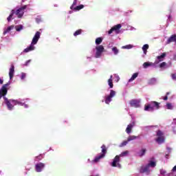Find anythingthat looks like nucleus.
<instances>
[{
	"instance_id": "a18cd8bd",
	"label": "nucleus",
	"mask_w": 176,
	"mask_h": 176,
	"mask_svg": "<svg viewBox=\"0 0 176 176\" xmlns=\"http://www.w3.org/2000/svg\"><path fill=\"white\" fill-rule=\"evenodd\" d=\"M30 63H31V60H28L25 63V65H28V64H30Z\"/></svg>"
},
{
	"instance_id": "9d476101",
	"label": "nucleus",
	"mask_w": 176,
	"mask_h": 176,
	"mask_svg": "<svg viewBox=\"0 0 176 176\" xmlns=\"http://www.w3.org/2000/svg\"><path fill=\"white\" fill-rule=\"evenodd\" d=\"M115 96H116V91H115L113 90H111L109 95L106 96V98H105V104H109V102H111V101H112V98H113V97H115Z\"/></svg>"
},
{
	"instance_id": "79ce46f5",
	"label": "nucleus",
	"mask_w": 176,
	"mask_h": 176,
	"mask_svg": "<svg viewBox=\"0 0 176 176\" xmlns=\"http://www.w3.org/2000/svg\"><path fill=\"white\" fill-rule=\"evenodd\" d=\"M36 23H41V21H42V19H41V18H39V17H37V18H36Z\"/></svg>"
},
{
	"instance_id": "423d86ee",
	"label": "nucleus",
	"mask_w": 176,
	"mask_h": 176,
	"mask_svg": "<svg viewBox=\"0 0 176 176\" xmlns=\"http://www.w3.org/2000/svg\"><path fill=\"white\" fill-rule=\"evenodd\" d=\"M157 138L155 140L156 142L158 144H163L164 142V133L160 130L157 131Z\"/></svg>"
},
{
	"instance_id": "20e7f679",
	"label": "nucleus",
	"mask_w": 176,
	"mask_h": 176,
	"mask_svg": "<svg viewBox=\"0 0 176 176\" xmlns=\"http://www.w3.org/2000/svg\"><path fill=\"white\" fill-rule=\"evenodd\" d=\"M101 149H102L101 154L95 157L94 162H99L100 159H104V157H105V155H107V146H105V144H103L101 146Z\"/></svg>"
},
{
	"instance_id": "aec40b11",
	"label": "nucleus",
	"mask_w": 176,
	"mask_h": 176,
	"mask_svg": "<svg viewBox=\"0 0 176 176\" xmlns=\"http://www.w3.org/2000/svg\"><path fill=\"white\" fill-rule=\"evenodd\" d=\"M148 49H149V45L145 44L142 47V50L144 52V54H146V52H148Z\"/></svg>"
},
{
	"instance_id": "9b49d317",
	"label": "nucleus",
	"mask_w": 176,
	"mask_h": 176,
	"mask_svg": "<svg viewBox=\"0 0 176 176\" xmlns=\"http://www.w3.org/2000/svg\"><path fill=\"white\" fill-rule=\"evenodd\" d=\"M8 86H9V83H7L6 85H3L0 89V97L2 98V97H5L6 94H8Z\"/></svg>"
},
{
	"instance_id": "a878e982",
	"label": "nucleus",
	"mask_w": 176,
	"mask_h": 176,
	"mask_svg": "<svg viewBox=\"0 0 176 176\" xmlns=\"http://www.w3.org/2000/svg\"><path fill=\"white\" fill-rule=\"evenodd\" d=\"M151 65H153V63H149V62H145L143 64V67L144 68H148V67H151Z\"/></svg>"
},
{
	"instance_id": "8fccbe9b",
	"label": "nucleus",
	"mask_w": 176,
	"mask_h": 176,
	"mask_svg": "<svg viewBox=\"0 0 176 176\" xmlns=\"http://www.w3.org/2000/svg\"><path fill=\"white\" fill-rule=\"evenodd\" d=\"M168 176H173V173H169Z\"/></svg>"
},
{
	"instance_id": "f03ea898",
	"label": "nucleus",
	"mask_w": 176,
	"mask_h": 176,
	"mask_svg": "<svg viewBox=\"0 0 176 176\" xmlns=\"http://www.w3.org/2000/svg\"><path fill=\"white\" fill-rule=\"evenodd\" d=\"M155 109H159L160 108V103L156 101H151L150 103L144 106V111H148V112H153Z\"/></svg>"
},
{
	"instance_id": "2f4dec72",
	"label": "nucleus",
	"mask_w": 176,
	"mask_h": 176,
	"mask_svg": "<svg viewBox=\"0 0 176 176\" xmlns=\"http://www.w3.org/2000/svg\"><path fill=\"white\" fill-rule=\"evenodd\" d=\"M80 34H82V29H79V30H76L74 33V36H78V35H80Z\"/></svg>"
},
{
	"instance_id": "0eeeda50",
	"label": "nucleus",
	"mask_w": 176,
	"mask_h": 176,
	"mask_svg": "<svg viewBox=\"0 0 176 176\" xmlns=\"http://www.w3.org/2000/svg\"><path fill=\"white\" fill-rule=\"evenodd\" d=\"M27 9V6H23L22 7H21L20 8H19L18 10H16V11H15L16 15L17 16L18 19H21V17H23V16H24V10Z\"/></svg>"
},
{
	"instance_id": "2eb2a0df",
	"label": "nucleus",
	"mask_w": 176,
	"mask_h": 176,
	"mask_svg": "<svg viewBox=\"0 0 176 176\" xmlns=\"http://www.w3.org/2000/svg\"><path fill=\"white\" fill-rule=\"evenodd\" d=\"M10 79H13L14 76V65H12L9 71Z\"/></svg>"
},
{
	"instance_id": "3c124183",
	"label": "nucleus",
	"mask_w": 176,
	"mask_h": 176,
	"mask_svg": "<svg viewBox=\"0 0 176 176\" xmlns=\"http://www.w3.org/2000/svg\"><path fill=\"white\" fill-rule=\"evenodd\" d=\"M170 94V92L166 93V96H168Z\"/></svg>"
},
{
	"instance_id": "6e6552de",
	"label": "nucleus",
	"mask_w": 176,
	"mask_h": 176,
	"mask_svg": "<svg viewBox=\"0 0 176 176\" xmlns=\"http://www.w3.org/2000/svg\"><path fill=\"white\" fill-rule=\"evenodd\" d=\"M120 163V157L119 155H116L113 160V162L111 163V166L118 167V168H120L122 167V165Z\"/></svg>"
},
{
	"instance_id": "393cba45",
	"label": "nucleus",
	"mask_w": 176,
	"mask_h": 176,
	"mask_svg": "<svg viewBox=\"0 0 176 176\" xmlns=\"http://www.w3.org/2000/svg\"><path fill=\"white\" fill-rule=\"evenodd\" d=\"M13 28H14V26H13V25L9 26V27L6 29V30H5V31L3 32L4 35H5V34H8V32H10V31H12V30H13Z\"/></svg>"
},
{
	"instance_id": "f704fd0d",
	"label": "nucleus",
	"mask_w": 176,
	"mask_h": 176,
	"mask_svg": "<svg viewBox=\"0 0 176 176\" xmlns=\"http://www.w3.org/2000/svg\"><path fill=\"white\" fill-rule=\"evenodd\" d=\"M122 49H133L132 45H126L122 47Z\"/></svg>"
},
{
	"instance_id": "de8ad7c7",
	"label": "nucleus",
	"mask_w": 176,
	"mask_h": 176,
	"mask_svg": "<svg viewBox=\"0 0 176 176\" xmlns=\"http://www.w3.org/2000/svg\"><path fill=\"white\" fill-rule=\"evenodd\" d=\"M172 171H176V165L173 168Z\"/></svg>"
},
{
	"instance_id": "09e8293b",
	"label": "nucleus",
	"mask_w": 176,
	"mask_h": 176,
	"mask_svg": "<svg viewBox=\"0 0 176 176\" xmlns=\"http://www.w3.org/2000/svg\"><path fill=\"white\" fill-rule=\"evenodd\" d=\"M4 100H5L6 102V101H10V100H8V98L6 97H4Z\"/></svg>"
},
{
	"instance_id": "ddd939ff",
	"label": "nucleus",
	"mask_w": 176,
	"mask_h": 176,
	"mask_svg": "<svg viewBox=\"0 0 176 176\" xmlns=\"http://www.w3.org/2000/svg\"><path fill=\"white\" fill-rule=\"evenodd\" d=\"M130 105L134 108H140V100L135 99L131 100L130 101Z\"/></svg>"
},
{
	"instance_id": "f257e3e1",
	"label": "nucleus",
	"mask_w": 176,
	"mask_h": 176,
	"mask_svg": "<svg viewBox=\"0 0 176 176\" xmlns=\"http://www.w3.org/2000/svg\"><path fill=\"white\" fill-rule=\"evenodd\" d=\"M39 38H41V32H36L32 40L30 45L23 50V53H28L32 52V50H35V47L34 45L38 43Z\"/></svg>"
},
{
	"instance_id": "58836bf2",
	"label": "nucleus",
	"mask_w": 176,
	"mask_h": 176,
	"mask_svg": "<svg viewBox=\"0 0 176 176\" xmlns=\"http://www.w3.org/2000/svg\"><path fill=\"white\" fill-rule=\"evenodd\" d=\"M36 159H37V160H42L43 159V155H40L38 156H36Z\"/></svg>"
},
{
	"instance_id": "6ab92c4d",
	"label": "nucleus",
	"mask_w": 176,
	"mask_h": 176,
	"mask_svg": "<svg viewBox=\"0 0 176 176\" xmlns=\"http://www.w3.org/2000/svg\"><path fill=\"white\" fill-rule=\"evenodd\" d=\"M146 153V148H142L139 153L138 155L140 157H142Z\"/></svg>"
},
{
	"instance_id": "cd10ccee",
	"label": "nucleus",
	"mask_w": 176,
	"mask_h": 176,
	"mask_svg": "<svg viewBox=\"0 0 176 176\" xmlns=\"http://www.w3.org/2000/svg\"><path fill=\"white\" fill-rule=\"evenodd\" d=\"M84 8H85V6L81 4L80 6L75 7L74 8H73V10H80L81 9H83Z\"/></svg>"
},
{
	"instance_id": "a211bd4d",
	"label": "nucleus",
	"mask_w": 176,
	"mask_h": 176,
	"mask_svg": "<svg viewBox=\"0 0 176 176\" xmlns=\"http://www.w3.org/2000/svg\"><path fill=\"white\" fill-rule=\"evenodd\" d=\"M134 122L132 124H129L126 129V131L127 133V134H130V133H131V129H133V127H134Z\"/></svg>"
},
{
	"instance_id": "4be33fe9",
	"label": "nucleus",
	"mask_w": 176,
	"mask_h": 176,
	"mask_svg": "<svg viewBox=\"0 0 176 176\" xmlns=\"http://www.w3.org/2000/svg\"><path fill=\"white\" fill-rule=\"evenodd\" d=\"M14 13H15L14 10H12L11 14L7 18L8 21H12V18L13 17V14H14Z\"/></svg>"
},
{
	"instance_id": "473e14b6",
	"label": "nucleus",
	"mask_w": 176,
	"mask_h": 176,
	"mask_svg": "<svg viewBox=\"0 0 176 176\" xmlns=\"http://www.w3.org/2000/svg\"><path fill=\"white\" fill-rule=\"evenodd\" d=\"M15 28H16V31H17L19 32L21 31V30H23V25H16L15 27Z\"/></svg>"
},
{
	"instance_id": "412c9836",
	"label": "nucleus",
	"mask_w": 176,
	"mask_h": 176,
	"mask_svg": "<svg viewBox=\"0 0 176 176\" xmlns=\"http://www.w3.org/2000/svg\"><path fill=\"white\" fill-rule=\"evenodd\" d=\"M138 77V73L133 74L131 78L129 80V82H133V80H134Z\"/></svg>"
},
{
	"instance_id": "72a5a7b5",
	"label": "nucleus",
	"mask_w": 176,
	"mask_h": 176,
	"mask_svg": "<svg viewBox=\"0 0 176 176\" xmlns=\"http://www.w3.org/2000/svg\"><path fill=\"white\" fill-rule=\"evenodd\" d=\"M77 3H78V0H74L73 4L70 7V9H72V10H74V9L75 8H74V6H75V5H77Z\"/></svg>"
},
{
	"instance_id": "a19ab883",
	"label": "nucleus",
	"mask_w": 176,
	"mask_h": 176,
	"mask_svg": "<svg viewBox=\"0 0 176 176\" xmlns=\"http://www.w3.org/2000/svg\"><path fill=\"white\" fill-rule=\"evenodd\" d=\"M161 175H165V174H167V172L163 169L160 170Z\"/></svg>"
},
{
	"instance_id": "603ef678",
	"label": "nucleus",
	"mask_w": 176,
	"mask_h": 176,
	"mask_svg": "<svg viewBox=\"0 0 176 176\" xmlns=\"http://www.w3.org/2000/svg\"><path fill=\"white\" fill-rule=\"evenodd\" d=\"M175 57H176V55H175Z\"/></svg>"
},
{
	"instance_id": "c03bdc74",
	"label": "nucleus",
	"mask_w": 176,
	"mask_h": 176,
	"mask_svg": "<svg viewBox=\"0 0 176 176\" xmlns=\"http://www.w3.org/2000/svg\"><path fill=\"white\" fill-rule=\"evenodd\" d=\"M164 101H167L168 100V96H166L164 97Z\"/></svg>"
},
{
	"instance_id": "e433bc0d",
	"label": "nucleus",
	"mask_w": 176,
	"mask_h": 176,
	"mask_svg": "<svg viewBox=\"0 0 176 176\" xmlns=\"http://www.w3.org/2000/svg\"><path fill=\"white\" fill-rule=\"evenodd\" d=\"M166 108L167 109H173V104H171V103H167Z\"/></svg>"
},
{
	"instance_id": "4468645a",
	"label": "nucleus",
	"mask_w": 176,
	"mask_h": 176,
	"mask_svg": "<svg viewBox=\"0 0 176 176\" xmlns=\"http://www.w3.org/2000/svg\"><path fill=\"white\" fill-rule=\"evenodd\" d=\"M140 173H141L142 174H144V173H147L148 174H149V166L146 165L145 166H142L140 169Z\"/></svg>"
},
{
	"instance_id": "39448f33",
	"label": "nucleus",
	"mask_w": 176,
	"mask_h": 176,
	"mask_svg": "<svg viewBox=\"0 0 176 176\" xmlns=\"http://www.w3.org/2000/svg\"><path fill=\"white\" fill-rule=\"evenodd\" d=\"M96 52L95 54V58H100L101 56H102V53H104V51L105 49L104 48V45H100L96 47Z\"/></svg>"
},
{
	"instance_id": "f8f14e48",
	"label": "nucleus",
	"mask_w": 176,
	"mask_h": 176,
	"mask_svg": "<svg viewBox=\"0 0 176 176\" xmlns=\"http://www.w3.org/2000/svg\"><path fill=\"white\" fill-rule=\"evenodd\" d=\"M45 164L39 162L35 165V170L36 173H41L42 170L45 168Z\"/></svg>"
},
{
	"instance_id": "c85d7f7f",
	"label": "nucleus",
	"mask_w": 176,
	"mask_h": 176,
	"mask_svg": "<svg viewBox=\"0 0 176 176\" xmlns=\"http://www.w3.org/2000/svg\"><path fill=\"white\" fill-rule=\"evenodd\" d=\"M102 43V38L99 37V38H97L96 39V45H101Z\"/></svg>"
},
{
	"instance_id": "c756f323",
	"label": "nucleus",
	"mask_w": 176,
	"mask_h": 176,
	"mask_svg": "<svg viewBox=\"0 0 176 176\" xmlns=\"http://www.w3.org/2000/svg\"><path fill=\"white\" fill-rule=\"evenodd\" d=\"M147 166H148V168L150 167H156V162H153V161H151L150 163H148L147 164Z\"/></svg>"
},
{
	"instance_id": "864d4df0",
	"label": "nucleus",
	"mask_w": 176,
	"mask_h": 176,
	"mask_svg": "<svg viewBox=\"0 0 176 176\" xmlns=\"http://www.w3.org/2000/svg\"><path fill=\"white\" fill-rule=\"evenodd\" d=\"M1 96H0V100H1Z\"/></svg>"
},
{
	"instance_id": "c9c22d12",
	"label": "nucleus",
	"mask_w": 176,
	"mask_h": 176,
	"mask_svg": "<svg viewBox=\"0 0 176 176\" xmlns=\"http://www.w3.org/2000/svg\"><path fill=\"white\" fill-rule=\"evenodd\" d=\"M128 142H129L128 140H127V141H124V142H122L120 144V147L126 146L127 145Z\"/></svg>"
},
{
	"instance_id": "bb28decb",
	"label": "nucleus",
	"mask_w": 176,
	"mask_h": 176,
	"mask_svg": "<svg viewBox=\"0 0 176 176\" xmlns=\"http://www.w3.org/2000/svg\"><path fill=\"white\" fill-rule=\"evenodd\" d=\"M128 142H130V141H134V140H137V136L135 135H130L127 138Z\"/></svg>"
},
{
	"instance_id": "7ed1b4c3",
	"label": "nucleus",
	"mask_w": 176,
	"mask_h": 176,
	"mask_svg": "<svg viewBox=\"0 0 176 176\" xmlns=\"http://www.w3.org/2000/svg\"><path fill=\"white\" fill-rule=\"evenodd\" d=\"M6 104L9 111H12V109H13L14 107V105H23V103L16 100H10V101L7 100Z\"/></svg>"
},
{
	"instance_id": "f3484780",
	"label": "nucleus",
	"mask_w": 176,
	"mask_h": 176,
	"mask_svg": "<svg viewBox=\"0 0 176 176\" xmlns=\"http://www.w3.org/2000/svg\"><path fill=\"white\" fill-rule=\"evenodd\" d=\"M171 42H175V43H176V34H173L169 37L166 41V43L167 45H169V43H171Z\"/></svg>"
},
{
	"instance_id": "4c0bfd02",
	"label": "nucleus",
	"mask_w": 176,
	"mask_h": 176,
	"mask_svg": "<svg viewBox=\"0 0 176 176\" xmlns=\"http://www.w3.org/2000/svg\"><path fill=\"white\" fill-rule=\"evenodd\" d=\"M25 76H27V74H25V73H21V79L22 80H24V79H25Z\"/></svg>"
},
{
	"instance_id": "5701e85b",
	"label": "nucleus",
	"mask_w": 176,
	"mask_h": 176,
	"mask_svg": "<svg viewBox=\"0 0 176 176\" xmlns=\"http://www.w3.org/2000/svg\"><path fill=\"white\" fill-rule=\"evenodd\" d=\"M112 52H113V54H115V56L119 54V50L118 49V47H113L111 49Z\"/></svg>"
},
{
	"instance_id": "ea45409f",
	"label": "nucleus",
	"mask_w": 176,
	"mask_h": 176,
	"mask_svg": "<svg viewBox=\"0 0 176 176\" xmlns=\"http://www.w3.org/2000/svg\"><path fill=\"white\" fill-rule=\"evenodd\" d=\"M167 65V63L166 62H163L160 65V68H163V67H166Z\"/></svg>"
},
{
	"instance_id": "b1692460",
	"label": "nucleus",
	"mask_w": 176,
	"mask_h": 176,
	"mask_svg": "<svg viewBox=\"0 0 176 176\" xmlns=\"http://www.w3.org/2000/svg\"><path fill=\"white\" fill-rule=\"evenodd\" d=\"M108 83L110 89L113 87V82H112V76H110V78L108 80Z\"/></svg>"
},
{
	"instance_id": "37998d69",
	"label": "nucleus",
	"mask_w": 176,
	"mask_h": 176,
	"mask_svg": "<svg viewBox=\"0 0 176 176\" xmlns=\"http://www.w3.org/2000/svg\"><path fill=\"white\" fill-rule=\"evenodd\" d=\"M171 76H172V79H173V80H176V74H171Z\"/></svg>"
},
{
	"instance_id": "1a4fd4ad",
	"label": "nucleus",
	"mask_w": 176,
	"mask_h": 176,
	"mask_svg": "<svg viewBox=\"0 0 176 176\" xmlns=\"http://www.w3.org/2000/svg\"><path fill=\"white\" fill-rule=\"evenodd\" d=\"M120 28H122L121 24L116 25L109 30L108 34L111 35L113 31H115L116 34H119L120 32Z\"/></svg>"
},
{
	"instance_id": "49530a36",
	"label": "nucleus",
	"mask_w": 176,
	"mask_h": 176,
	"mask_svg": "<svg viewBox=\"0 0 176 176\" xmlns=\"http://www.w3.org/2000/svg\"><path fill=\"white\" fill-rule=\"evenodd\" d=\"M0 85H3V80L0 78Z\"/></svg>"
},
{
	"instance_id": "dca6fc26",
	"label": "nucleus",
	"mask_w": 176,
	"mask_h": 176,
	"mask_svg": "<svg viewBox=\"0 0 176 176\" xmlns=\"http://www.w3.org/2000/svg\"><path fill=\"white\" fill-rule=\"evenodd\" d=\"M166 56H167V54L166 52L162 53L161 56H157V58L158 61L155 62V63L158 64V63L163 61V60H164V57H166Z\"/></svg>"
},
{
	"instance_id": "7c9ffc66",
	"label": "nucleus",
	"mask_w": 176,
	"mask_h": 176,
	"mask_svg": "<svg viewBox=\"0 0 176 176\" xmlns=\"http://www.w3.org/2000/svg\"><path fill=\"white\" fill-rule=\"evenodd\" d=\"M127 155H129V151H125L121 153L118 156H120V157H123L124 156H127Z\"/></svg>"
}]
</instances>
